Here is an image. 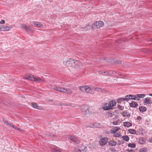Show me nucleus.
<instances>
[{"label": "nucleus", "mask_w": 152, "mask_h": 152, "mask_svg": "<svg viewBox=\"0 0 152 152\" xmlns=\"http://www.w3.org/2000/svg\"><path fill=\"white\" fill-rule=\"evenodd\" d=\"M124 125L125 126L129 127L132 126V124L129 122H125L123 123Z\"/></svg>", "instance_id": "nucleus-28"}, {"label": "nucleus", "mask_w": 152, "mask_h": 152, "mask_svg": "<svg viewBox=\"0 0 152 152\" xmlns=\"http://www.w3.org/2000/svg\"><path fill=\"white\" fill-rule=\"evenodd\" d=\"M111 132L112 133H114V134L116 132V131L114 130V128L113 129L111 130Z\"/></svg>", "instance_id": "nucleus-47"}, {"label": "nucleus", "mask_w": 152, "mask_h": 152, "mask_svg": "<svg viewBox=\"0 0 152 152\" xmlns=\"http://www.w3.org/2000/svg\"><path fill=\"white\" fill-rule=\"evenodd\" d=\"M116 103L115 101H111L110 102L107 104L105 103L104 105L102 107V108L105 110H108L113 109V107L115 105Z\"/></svg>", "instance_id": "nucleus-3"}, {"label": "nucleus", "mask_w": 152, "mask_h": 152, "mask_svg": "<svg viewBox=\"0 0 152 152\" xmlns=\"http://www.w3.org/2000/svg\"><path fill=\"white\" fill-rule=\"evenodd\" d=\"M125 101H126V96H125V98H120L118 99L117 100V102L118 103H121V102H123Z\"/></svg>", "instance_id": "nucleus-20"}, {"label": "nucleus", "mask_w": 152, "mask_h": 152, "mask_svg": "<svg viewBox=\"0 0 152 152\" xmlns=\"http://www.w3.org/2000/svg\"><path fill=\"white\" fill-rule=\"evenodd\" d=\"M80 90L83 92H85L88 93H93V86L91 87L88 86H82L79 87Z\"/></svg>", "instance_id": "nucleus-2"}, {"label": "nucleus", "mask_w": 152, "mask_h": 152, "mask_svg": "<svg viewBox=\"0 0 152 152\" xmlns=\"http://www.w3.org/2000/svg\"><path fill=\"white\" fill-rule=\"evenodd\" d=\"M121 61L120 60H118L115 61V63H117V64H121Z\"/></svg>", "instance_id": "nucleus-43"}, {"label": "nucleus", "mask_w": 152, "mask_h": 152, "mask_svg": "<svg viewBox=\"0 0 152 152\" xmlns=\"http://www.w3.org/2000/svg\"><path fill=\"white\" fill-rule=\"evenodd\" d=\"M3 121L6 124L8 125L9 123H8L7 121H6V120H4V119H3Z\"/></svg>", "instance_id": "nucleus-48"}, {"label": "nucleus", "mask_w": 152, "mask_h": 152, "mask_svg": "<svg viewBox=\"0 0 152 152\" xmlns=\"http://www.w3.org/2000/svg\"><path fill=\"white\" fill-rule=\"evenodd\" d=\"M92 27V26H89V25H88L84 27V28H83L85 29L86 30H89L91 29H92L93 28H91Z\"/></svg>", "instance_id": "nucleus-34"}, {"label": "nucleus", "mask_w": 152, "mask_h": 152, "mask_svg": "<svg viewBox=\"0 0 152 152\" xmlns=\"http://www.w3.org/2000/svg\"><path fill=\"white\" fill-rule=\"evenodd\" d=\"M105 75L107 76H116L117 77L119 76V77H124V75H123L121 73L118 71L116 72L112 71H107V74H105Z\"/></svg>", "instance_id": "nucleus-4"}, {"label": "nucleus", "mask_w": 152, "mask_h": 152, "mask_svg": "<svg viewBox=\"0 0 152 152\" xmlns=\"http://www.w3.org/2000/svg\"><path fill=\"white\" fill-rule=\"evenodd\" d=\"M93 93L95 91H96L99 92H100L102 91L101 88H95V87L93 86Z\"/></svg>", "instance_id": "nucleus-29"}, {"label": "nucleus", "mask_w": 152, "mask_h": 152, "mask_svg": "<svg viewBox=\"0 0 152 152\" xmlns=\"http://www.w3.org/2000/svg\"><path fill=\"white\" fill-rule=\"evenodd\" d=\"M117 107L118 109L121 110H122L124 109V107L123 106H121L119 104L117 105Z\"/></svg>", "instance_id": "nucleus-38"}, {"label": "nucleus", "mask_w": 152, "mask_h": 152, "mask_svg": "<svg viewBox=\"0 0 152 152\" xmlns=\"http://www.w3.org/2000/svg\"><path fill=\"white\" fill-rule=\"evenodd\" d=\"M64 90L63 92L66 93L68 94H70L72 93V91L69 88H64Z\"/></svg>", "instance_id": "nucleus-23"}, {"label": "nucleus", "mask_w": 152, "mask_h": 152, "mask_svg": "<svg viewBox=\"0 0 152 152\" xmlns=\"http://www.w3.org/2000/svg\"><path fill=\"white\" fill-rule=\"evenodd\" d=\"M145 94H137L135 95H128L126 96V101L129 99H133L139 100L140 98H144L145 96Z\"/></svg>", "instance_id": "nucleus-1"}, {"label": "nucleus", "mask_w": 152, "mask_h": 152, "mask_svg": "<svg viewBox=\"0 0 152 152\" xmlns=\"http://www.w3.org/2000/svg\"><path fill=\"white\" fill-rule=\"evenodd\" d=\"M104 25V23L102 21H97L92 24V27L91 28H93V29L98 28L102 27Z\"/></svg>", "instance_id": "nucleus-6"}, {"label": "nucleus", "mask_w": 152, "mask_h": 152, "mask_svg": "<svg viewBox=\"0 0 152 152\" xmlns=\"http://www.w3.org/2000/svg\"><path fill=\"white\" fill-rule=\"evenodd\" d=\"M85 113L87 114L89 113V111L88 107H85L84 108Z\"/></svg>", "instance_id": "nucleus-37"}, {"label": "nucleus", "mask_w": 152, "mask_h": 152, "mask_svg": "<svg viewBox=\"0 0 152 152\" xmlns=\"http://www.w3.org/2000/svg\"><path fill=\"white\" fill-rule=\"evenodd\" d=\"M143 101L144 103L146 104H151L152 103L151 101L148 98H145L143 99Z\"/></svg>", "instance_id": "nucleus-19"}, {"label": "nucleus", "mask_w": 152, "mask_h": 152, "mask_svg": "<svg viewBox=\"0 0 152 152\" xmlns=\"http://www.w3.org/2000/svg\"><path fill=\"white\" fill-rule=\"evenodd\" d=\"M13 28L12 26H0V30L2 31H6L9 30Z\"/></svg>", "instance_id": "nucleus-9"}, {"label": "nucleus", "mask_w": 152, "mask_h": 152, "mask_svg": "<svg viewBox=\"0 0 152 152\" xmlns=\"http://www.w3.org/2000/svg\"><path fill=\"white\" fill-rule=\"evenodd\" d=\"M109 145L112 146H115L116 144V142L115 141H110L108 142Z\"/></svg>", "instance_id": "nucleus-25"}, {"label": "nucleus", "mask_w": 152, "mask_h": 152, "mask_svg": "<svg viewBox=\"0 0 152 152\" xmlns=\"http://www.w3.org/2000/svg\"><path fill=\"white\" fill-rule=\"evenodd\" d=\"M58 105L61 106H62L63 105L64 106H67V105L66 104H64L61 103H60Z\"/></svg>", "instance_id": "nucleus-44"}, {"label": "nucleus", "mask_w": 152, "mask_h": 152, "mask_svg": "<svg viewBox=\"0 0 152 152\" xmlns=\"http://www.w3.org/2000/svg\"><path fill=\"white\" fill-rule=\"evenodd\" d=\"M34 77L30 74L27 75L26 77H25V79L31 81H34Z\"/></svg>", "instance_id": "nucleus-15"}, {"label": "nucleus", "mask_w": 152, "mask_h": 152, "mask_svg": "<svg viewBox=\"0 0 152 152\" xmlns=\"http://www.w3.org/2000/svg\"><path fill=\"white\" fill-rule=\"evenodd\" d=\"M5 23V21L3 20H1L0 21V24H4Z\"/></svg>", "instance_id": "nucleus-45"}, {"label": "nucleus", "mask_w": 152, "mask_h": 152, "mask_svg": "<svg viewBox=\"0 0 152 152\" xmlns=\"http://www.w3.org/2000/svg\"><path fill=\"white\" fill-rule=\"evenodd\" d=\"M71 62H72L71 67H73L75 68H76L80 67L82 65V63L77 60L72 59Z\"/></svg>", "instance_id": "nucleus-5"}, {"label": "nucleus", "mask_w": 152, "mask_h": 152, "mask_svg": "<svg viewBox=\"0 0 152 152\" xmlns=\"http://www.w3.org/2000/svg\"><path fill=\"white\" fill-rule=\"evenodd\" d=\"M71 60H72V58L66 59L63 61V64L67 66L71 67L72 63L71 62Z\"/></svg>", "instance_id": "nucleus-11"}, {"label": "nucleus", "mask_w": 152, "mask_h": 152, "mask_svg": "<svg viewBox=\"0 0 152 152\" xmlns=\"http://www.w3.org/2000/svg\"><path fill=\"white\" fill-rule=\"evenodd\" d=\"M121 115L124 117H126L127 118H129L130 117V114L129 113L126 111H123L121 113Z\"/></svg>", "instance_id": "nucleus-17"}, {"label": "nucleus", "mask_w": 152, "mask_h": 152, "mask_svg": "<svg viewBox=\"0 0 152 152\" xmlns=\"http://www.w3.org/2000/svg\"><path fill=\"white\" fill-rule=\"evenodd\" d=\"M149 95L150 96H152V94H149Z\"/></svg>", "instance_id": "nucleus-51"}, {"label": "nucleus", "mask_w": 152, "mask_h": 152, "mask_svg": "<svg viewBox=\"0 0 152 152\" xmlns=\"http://www.w3.org/2000/svg\"><path fill=\"white\" fill-rule=\"evenodd\" d=\"M107 71H99L98 72V73L100 75H105V74H107Z\"/></svg>", "instance_id": "nucleus-35"}, {"label": "nucleus", "mask_w": 152, "mask_h": 152, "mask_svg": "<svg viewBox=\"0 0 152 152\" xmlns=\"http://www.w3.org/2000/svg\"><path fill=\"white\" fill-rule=\"evenodd\" d=\"M140 132L142 135H143L144 134H146L147 132L145 130V129L142 128H140L139 129Z\"/></svg>", "instance_id": "nucleus-24"}, {"label": "nucleus", "mask_w": 152, "mask_h": 152, "mask_svg": "<svg viewBox=\"0 0 152 152\" xmlns=\"http://www.w3.org/2000/svg\"><path fill=\"white\" fill-rule=\"evenodd\" d=\"M69 138L73 142L77 144L80 143V141L73 136H69Z\"/></svg>", "instance_id": "nucleus-10"}, {"label": "nucleus", "mask_w": 152, "mask_h": 152, "mask_svg": "<svg viewBox=\"0 0 152 152\" xmlns=\"http://www.w3.org/2000/svg\"><path fill=\"white\" fill-rule=\"evenodd\" d=\"M148 149L146 148H143L139 149L140 152H147Z\"/></svg>", "instance_id": "nucleus-31"}, {"label": "nucleus", "mask_w": 152, "mask_h": 152, "mask_svg": "<svg viewBox=\"0 0 152 152\" xmlns=\"http://www.w3.org/2000/svg\"><path fill=\"white\" fill-rule=\"evenodd\" d=\"M150 41H152V38H151V39H150Z\"/></svg>", "instance_id": "nucleus-52"}, {"label": "nucleus", "mask_w": 152, "mask_h": 152, "mask_svg": "<svg viewBox=\"0 0 152 152\" xmlns=\"http://www.w3.org/2000/svg\"><path fill=\"white\" fill-rule=\"evenodd\" d=\"M12 128H14L15 129H16L17 130H18L19 131H21V129L20 128L15 127L14 125H12Z\"/></svg>", "instance_id": "nucleus-39"}, {"label": "nucleus", "mask_w": 152, "mask_h": 152, "mask_svg": "<svg viewBox=\"0 0 152 152\" xmlns=\"http://www.w3.org/2000/svg\"><path fill=\"white\" fill-rule=\"evenodd\" d=\"M35 108L40 110H42L43 109V108L42 107L39 106L37 105L36 106Z\"/></svg>", "instance_id": "nucleus-40"}, {"label": "nucleus", "mask_w": 152, "mask_h": 152, "mask_svg": "<svg viewBox=\"0 0 152 152\" xmlns=\"http://www.w3.org/2000/svg\"><path fill=\"white\" fill-rule=\"evenodd\" d=\"M52 88L54 90L63 92L64 90V88L60 87L55 85L52 86Z\"/></svg>", "instance_id": "nucleus-12"}, {"label": "nucleus", "mask_w": 152, "mask_h": 152, "mask_svg": "<svg viewBox=\"0 0 152 152\" xmlns=\"http://www.w3.org/2000/svg\"><path fill=\"white\" fill-rule=\"evenodd\" d=\"M31 25H34L37 27L42 28L43 27V25L39 22L32 21L31 22Z\"/></svg>", "instance_id": "nucleus-13"}, {"label": "nucleus", "mask_w": 152, "mask_h": 152, "mask_svg": "<svg viewBox=\"0 0 152 152\" xmlns=\"http://www.w3.org/2000/svg\"><path fill=\"white\" fill-rule=\"evenodd\" d=\"M8 125L11 127H12V125H13L11 123H9Z\"/></svg>", "instance_id": "nucleus-50"}, {"label": "nucleus", "mask_w": 152, "mask_h": 152, "mask_svg": "<svg viewBox=\"0 0 152 152\" xmlns=\"http://www.w3.org/2000/svg\"><path fill=\"white\" fill-rule=\"evenodd\" d=\"M108 138L106 137L102 138L99 141V143L101 145H105L108 141Z\"/></svg>", "instance_id": "nucleus-7"}, {"label": "nucleus", "mask_w": 152, "mask_h": 152, "mask_svg": "<svg viewBox=\"0 0 152 152\" xmlns=\"http://www.w3.org/2000/svg\"><path fill=\"white\" fill-rule=\"evenodd\" d=\"M31 105L33 107L35 108L36 106L37 105V104L36 103H31Z\"/></svg>", "instance_id": "nucleus-41"}, {"label": "nucleus", "mask_w": 152, "mask_h": 152, "mask_svg": "<svg viewBox=\"0 0 152 152\" xmlns=\"http://www.w3.org/2000/svg\"><path fill=\"white\" fill-rule=\"evenodd\" d=\"M139 109L140 111L141 112H143L147 110V108L146 107L143 106L139 107Z\"/></svg>", "instance_id": "nucleus-21"}, {"label": "nucleus", "mask_w": 152, "mask_h": 152, "mask_svg": "<svg viewBox=\"0 0 152 152\" xmlns=\"http://www.w3.org/2000/svg\"><path fill=\"white\" fill-rule=\"evenodd\" d=\"M21 26L23 28L25 29L28 32L31 33L32 32L31 29L26 25L22 24H21Z\"/></svg>", "instance_id": "nucleus-14"}, {"label": "nucleus", "mask_w": 152, "mask_h": 152, "mask_svg": "<svg viewBox=\"0 0 152 152\" xmlns=\"http://www.w3.org/2000/svg\"><path fill=\"white\" fill-rule=\"evenodd\" d=\"M87 148L84 145H80L78 148V149L75 151V152H86Z\"/></svg>", "instance_id": "nucleus-8"}, {"label": "nucleus", "mask_w": 152, "mask_h": 152, "mask_svg": "<svg viewBox=\"0 0 152 152\" xmlns=\"http://www.w3.org/2000/svg\"><path fill=\"white\" fill-rule=\"evenodd\" d=\"M128 146L132 148H134L135 147L136 145L135 143H130L128 144Z\"/></svg>", "instance_id": "nucleus-33"}, {"label": "nucleus", "mask_w": 152, "mask_h": 152, "mask_svg": "<svg viewBox=\"0 0 152 152\" xmlns=\"http://www.w3.org/2000/svg\"><path fill=\"white\" fill-rule=\"evenodd\" d=\"M34 81L40 83L42 82H43L44 81V80L41 79L39 77L36 76L34 77Z\"/></svg>", "instance_id": "nucleus-18"}, {"label": "nucleus", "mask_w": 152, "mask_h": 152, "mask_svg": "<svg viewBox=\"0 0 152 152\" xmlns=\"http://www.w3.org/2000/svg\"><path fill=\"white\" fill-rule=\"evenodd\" d=\"M114 136L116 137H119L121 136V134L120 133L116 132L114 134Z\"/></svg>", "instance_id": "nucleus-36"}, {"label": "nucleus", "mask_w": 152, "mask_h": 152, "mask_svg": "<svg viewBox=\"0 0 152 152\" xmlns=\"http://www.w3.org/2000/svg\"><path fill=\"white\" fill-rule=\"evenodd\" d=\"M142 119V118L140 116H138L137 118V119L139 121H140Z\"/></svg>", "instance_id": "nucleus-46"}, {"label": "nucleus", "mask_w": 152, "mask_h": 152, "mask_svg": "<svg viewBox=\"0 0 152 152\" xmlns=\"http://www.w3.org/2000/svg\"><path fill=\"white\" fill-rule=\"evenodd\" d=\"M129 132L131 134H135L136 133V131L134 129H129Z\"/></svg>", "instance_id": "nucleus-30"}, {"label": "nucleus", "mask_w": 152, "mask_h": 152, "mask_svg": "<svg viewBox=\"0 0 152 152\" xmlns=\"http://www.w3.org/2000/svg\"><path fill=\"white\" fill-rule=\"evenodd\" d=\"M53 152H62L61 150L57 147L53 148L52 149Z\"/></svg>", "instance_id": "nucleus-26"}, {"label": "nucleus", "mask_w": 152, "mask_h": 152, "mask_svg": "<svg viewBox=\"0 0 152 152\" xmlns=\"http://www.w3.org/2000/svg\"><path fill=\"white\" fill-rule=\"evenodd\" d=\"M122 138L125 141L127 142L129 140V137L127 135L126 136H124L122 137Z\"/></svg>", "instance_id": "nucleus-32"}, {"label": "nucleus", "mask_w": 152, "mask_h": 152, "mask_svg": "<svg viewBox=\"0 0 152 152\" xmlns=\"http://www.w3.org/2000/svg\"><path fill=\"white\" fill-rule=\"evenodd\" d=\"M139 142L141 144H143L145 142V139L143 137L140 138L139 139Z\"/></svg>", "instance_id": "nucleus-27"}, {"label": "nucleus", "mask_w": 152, "mask_h": 152, "mask_svg": "<svg viewBox=\"0 0 152 152\" xmlns=\"http://www.w3.org/2000/svg\"><path fill=\"white\" fill-rule=\"evenodd\" d=\"M115 112V111H109L107 113V116L108 117H111L115 115L114 113Z\"/></svg>", "instance_id": "nucleus-22"}, {"label": "nucleus", "mask_w": 152, "mask_h": 152, "mask_svg": "<svg viewBox=\"0 0 152 152\" xmlns=\"http://www.w3.org/2000/svg\"><path fill=\"white\" fill-rule=\"evenodd\" d=\"M129 106L132 108H136L138 106V104L137 102L133 101L129 103Z\"/></svg>", "instance_id": "nucleus-16"}, {"label": "nucleus", "mask_w": 152, "mask_h": 152, "mask_svg": "<svg viewBox=\"0 0 152 152\" xmlns=\"http://www.w3.org/2000/svg\"><path fill=\"white\" fill-rule=\"evenodd\" d=\"M114 130L116 131H118L120 129V128L119 127H116L114 128Z\"/></svg>", "instance_id": "nucleus-42"}, {"label": "nucleus", "mask_w": 152, "mask_h": 152, "mask_svg": "<svg viewBox=\"0 0 152 152\" xmlns=\"http://www.w3.org/2000/svg\"><path fill=\"white\" fill-rule=\"evenodd\" d=\"M148 141L151 143H152V138H150L148 140Z\"/></svg>", "instance_id": "nucleus-49"}]
</instances>
